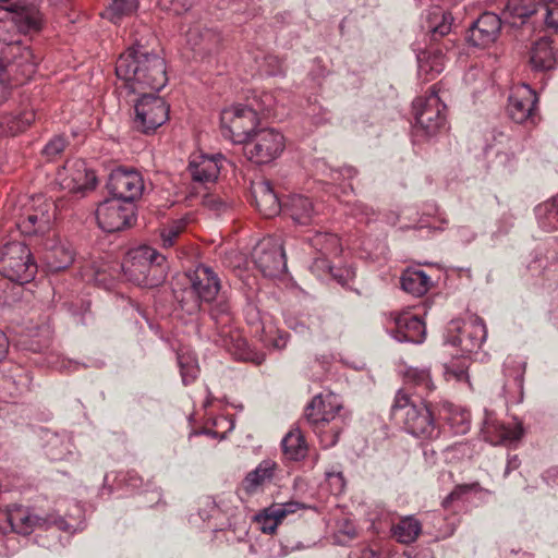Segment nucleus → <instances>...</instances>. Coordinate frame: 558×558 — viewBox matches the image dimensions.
Wrapping results in <instances>:
<instances>
[{"instance_id": "f257e3e1", "label": "nucleus", "mask_w": 558, "mask_h": 558, "mask_svg": "<svg viewBox=\"0 0 558 558\" xmlns=\"http://www.w3.org/2000/svg\"><path fill=\"white\" fill-rule=\"evenodd\" d=\"M116 74L134 94L159 92L168 82L163 58L140 43L120 54L116 62Z\"/></svg>"}, {"instance_id": "f03ea898", "label": "nucleus", "mask_w": 558, "mask_h": 558, "mask_svg": "<svg viewBox=\"0 0 558 558\" xmlns=\"http://www.w3.org/2000/svg\"><path fill=\"white\" fill-rule=\"evenodd\" d=\"M121 268L128 281L155 288L165 281L169 266L166 256L151 246L142 245L129 251Z\"/></svg>"}, {"instance_id": "7ed1b4c3", "label": "nucleus", "mask_w": 558, "mask_h": 558, "mask_svg": "<svg viewBox=\"0 0 558 558\" xmlns=\"http://www.w3.org/2000/svg\"><path fill=\"white\" fill-rule=\"evenodd\" d=\"M272 97L264 94L256 105H236L222 110L220 114L221 132L234 144L246 143L251 138L262 118L269 114Z\"/></svg>"}, {"instance_id": "20e7f679", "label": "nucleus", "mask_w": 558, "mask_h": 558, "mask_svg": "<svg viewBox=\"0 0 558 558\" xmlns=\"http://www.w3.org/2000/svg\"><path fill=\"white\" fill-rule=\"evenodd\" d=\"M341 410L342 404L333 393H319L305 408V421L319 435L325 447H332L338 441L343 425Z\"/></svg>"}, {"instance_id": "39448f33", "label": "nucleus", "mask_w": 558, "mask_h": 558, "mask_svg": "<svg viewBox=\"0 0 558 558\" xmlns=\"http://www.w3.org/2000/svg\"><path fill=\"white\" fill-rule=\"evenodd\" d=\"M391 413L415 437L433 439L439 435V427L428 405L424 401L416 402L405 388L397 391Z\"/></svg>"}, {"instance_id": "423d86ee", "label": "nucleus", "mask_w": 558, "mask_h": 558, "mask_svg": "<svg viewBox=\"0 0 558 558\" xmlns=\"http://www.w3.org/2000/svg\"><path fill=\"white\" fill-rule=\"evenodd\" d=\"M210 317L221 329L218 332L217 344L225 348L238 360L253 361L256 364L264 361L263 355L250 350L246 340L238 331L227 329L232 320L230 305L227 300L220 299L211 306Z\"/></svg>"}, {"instance_id": "0eeeda50", "label": "nucleus", "mask_w": 558, "mask_h": 558, "mask_svg": "<svg viewBox=\"0 0 558 558\" xmlns=\"http://www.w3.org/2000/svg\"><path fill=\"white\" fill-rule=\"evenodd\" d=\"M415 116V132L417 135L432 137L446 126V105L436 89L432 86L429 93L420 96L413 101Z\"/></svg>"}, {"instance_id": "6e6552de", "label": "nucleus", "mask_w": 558, "mask_h": 558, "mask_svg": "<svg viewBox=\"0 0 558 558\" xmlns=\"http://www.w3.org/2000/svg\"><path fill=\"white\" fill-rule=\"evenodd\" d=\"M37 272V265L29 247L22 242H10L0 252V274L10 281L29 282Z\"/></svg>"}, {"instance_id": "1a4fd4ad", "label": "nucleus", "mask_w": 558, "mask_h": 558, "mask_svg": "<svg viewBox=\"0 0 558 558\" xmlns=\"http://www.w3.org/2000/svg\"><path fill=\"white\" fill-rule=\"evenodd\" d=\"M190 290L186 291L193 300L186 301L184 298L180 300L181 307L190 315L195 314L201 308V302H211L220 290V280L217 274L204 264L198 265L189 276Z\"/></svg>"}, {"instance_id": "9d476101", "label": "nucleus", "mask_w": 558, "mask_h": 558, "mask_svg": "<svg viewBox=\"0 0 558 558\" xmlns=\"http://www.w3.org/2000/svg\"><path fill=\"white\" fill-rule=\"evenodd\" d=\"M155 93H141L134 106V129L144 134L154 133L169 119V106Z\"/></svg>"}, {"instance_id": "9b49d317", "label": "nucleus", "mask_w": 558, "mask_h": 558, "mask_svg": "<svg viewBox=\"0 0 558 558\" xmlns=\"http://www.w3.org/2000/svg\"><path fill=\"white\" fill-rule=\"evenodd\" d=\"M284 149V137L275 129H260L244 143L245 156L257 165H266L278 158Z\"/></svg>"}, {"instance_id": "f8f14e48", "label": "nucleus", "mask_w": 558, "mask_h": 558, "mask_svg": "<svg viewBox=\"0 0 558 558\" xmlns=\"http://www.w3.org/2000/svg\"><path fill=\"white\" fill-rule=\"evenodd\" d=\"M507 112L513 122L535 126L541 120L536 92L527 84L514 86L508 97Z\"/></svg>"}, {"instance_id": "ddd939ff", "label": "nucleus", "mask_w": 558, "mask_h": 558, "mask_svg": "<svg viewBox=\"0 0 558 558\" xmlns=\"http://www.w3.org/2000/svg\"><path fill=\"white\" fill-rule=\"evenodd\" d=\"M252 257L255 266L265 277H277L287 269L286 253L280 236L264 238L254 247Z\"/></svg>"}, {"instance_id": "4468645a", "label": "nucleus", "mask_w": 558, "mask_h": 558, "mask_svg": "<svg viewBox=\"0 0 558 558\" xmlns=\"http://www.w3.org/2000/svg\"><path fill=\"white\" fill-rule=\"evenodd\" d=\"M33 202V206L19 219L17 228L25 235H50L57 217L56 204L44 197L34 198Z\"/></svg>"}, {"instance_id": "2eb2a0df", "label": "nucleus", "mask_w": 558, "mask_h": 558, "mask_svg": "<svg viewBox=\"0 0 558 558\" xmlns=\"http://www.w3.org/2000/svg\"><path fill=\"white\" fill-rule=\"evenodd\" d=\"M98 226L105 232L121 231L136 220V206L119 198H107L96 210Z\"/></svg>"}, {"instance_id": "dca6fc26", "label": "nucleus", "mask_w": 558, "mask_h": 558, "mask_svg": "<svg viewBox=\"0 0 558 558\" xmlns=\"http://www.w3.org/2000/svg\"><path fill=\"white\" fill-rule=\"evenodd\" d=\"M8 521L12 530L22 535H28L35 529H49L50 526H56L64 532L72 530V526L60 515L49 514L47 517H39L22 506H15L9 510Z\"/></svg>"}, {"instance_id": "f3484780", "label": "nucleus", "mask_w": 558, "mask_h": 558, "mask_svg": "<svg viewBox=\"0 0 558 558\" xmlns=\"http://www.w3.org/2000/svg\"><path fill=\"white\" fill-rule=\"evenodd\" d=\"M107 189L113 198L134 204L144 192V179L137 170L119 167L109 174Z\"/></svg>"}, {"instance_id": "a211bd4d", "label": "nucleus", "mask_w": 558, "mask_h": 558, "mask_svg": "<svg viewBox=\"0 0 558 558\" xmlns=\"http://www.w3.org/2000/svg\"><path fill=\"white\" fill-rule=\"evenodd\" d=\"M57 181L62 190L70 193H81L93 190L96 186L97 178L84 160H68L63 168L57 173Z\"/></svg>"}, {"instance_id": "6ab92c4d", "label": "nucleus", "mask_w": 558, "mask_h": 558, "mask_svg": "<svg viewBox=\"0 0 558 558\" xmlns=\"http://www.w3.org/2000/svg\"><path fill=\"white\" fill-rule=\"evenodd\" d=\"M43 262L51 272L66 269L74 262V250L69 242L61 241L56 234L41 240Z\"/></svg>"}, {"instance_id": "aec40b11", "label": "nucleus", "mask_w": 558, "mask_h": 558, "mask_svg": "<svg viewBox=\"0 0 558 558\" xmlns=\"http://www.w3.org/2000/svg\"><path fill=\"white\" fill-rule=\"evenodd\" d=\"M186 41L196 53L210 56L219 51L222 37L217 28L197 22L189 27Z\"/></svg>"}, {"instance_id": "412c9836", "label": "nucleus", "mask_w": 558, "mask_h": 558, "mask_svg": "<svg viewBox=\"0 0 558 558\" xmlns=\"http://www.w3.org/2000/svg\"><path fill=\"white\" fill-rule=\"evenodd\" d=\"M458 335L451 336L448 341L452 345L460 347L464 353L476 352L486 340L487 330L484 322L480 317H473L456 327Z\"/></svg>"}, {"instance_id": "4be33fe9", "label": "nucleus", "mask_w": 558, "mask_h": 558, "mask_svg": "<svg viewBox=\"0 0 558 558\" xmlns=\"http://www.w3.org/2000/svg\"><path fill=\"white\" fill-rule=\"evenodd\" d=\"M501 29V19L490 12L483 13L469 28L468 41L475 47H488L496 41Z\"/></svg>"}, {"instance_id": "5701e85b", "label": "nucleus", "mask_w": 558, "mask_h": 558, "mask_svg": "<svg viewBox=\"0 0 558 558\" xmlns=\"http://www.w3.org/2000/svg\"><path fill=\"white\" fill-rule=\"evenodd\" d=\"M1 63L4 64V74L7 71L21 73L24 80L31 78L36 72L37 62L33 51L28 47L20 44L4 48L2 51Z\"/></svg>"}, {"instance_id": "b1692460", "label": "nucleus", "mask_w": 558, "mask_h": 558, "mask_svg": "<svg viewBox=\"0 0 558 558\" xmlns=\"http://www.w3.org/2000/svg\"><path fill=\"white\" fill-rule=\"evenodd\" d=\"M252 195L254 197L256 208L263 216L271 218L282 211L283 204L278 198L269 181L262 180L253 183Z\"/></svg>"}, {"instance_id": "393cba45", "label": "nucleus", "mask_w": 558, "mask_h": 558, "mask_svg": "<svg viewBox=\"0 0 558 558\" xmlns=\"http://www.w3.org/2000/svg\"><path fill=\"white\" fill-rule=\"evenodd\" d=\"M221 155L207 156L196 155L193 156L189 163V172L194 182L210 183L216 181L220 172Z\"/></svg>"}, {"instance_id": "a878e982", "label": "nucleus", "mask_w": 558, "mask_h": 558, "mask_svg": "<svg viewBox=\"0 0 558 558\" xmlns=\"http://www.w3.org/2000/svg\"><path fill=\"white\" fill-rule=\"evenodd\" d=\"M395 322V338L399 342L422 343L424 341L426 328L418 316L404 313L398 315Z\"/></svg>"}, {"instance_id": "bb28decb", "label": "nucleus", "mask_w": 558, "mask_h": 558, "mask_svg": "<svg viewBox=\"0 0 558 558\" xmlns=\"http://www.w3.org/2000/svg\"><path fill=\"white\" fill-rule=\"evenodd\" d=\"M282 213L301 226L312 223L316 215L313 202L307 196L298 194L289 196L283 203Z\"/></svg>"}, {"instance_id": "cd10ccee", "label": "nucleus", "mask_w": 558, "mask_h": 558, "mask_svg": "<svg viewBox=\"0 0 558 558\" xmlns=\"http://www.w3.org/2000/svg\"><path fill=\"white\" fill-rule=\"evenodd\" d=\"M452 22L453 17L450 12L440 7H432L426 13L423 27L426 29L430 41H438L450 34Z\"/></svg>"}, {"instance_id": "c85d7f7f", "label": "nucleus", "mask_w": 558, "mask_h": 558, "mask_svg": "<svg viewBox=\"0 0 558 558\" xmlns=\"http://www.w3.org/2000/svg\"><path fill=\"white\" fill-rule=\"evenodd\" d=\"M10 17L14 23V28L17 34H33L41 28L43 16L39 10L34 5L15 7L8 9Z\"/></svg>"}, {"instance_id": "c756f323", "label": "nucleus", "mask_w": 558, "mask_h": 558, "mask_svg": "<svg viewBox=\"0 0 558 558\" xmlns=\"http://www.w3.org/2000/svg\"><path fill=\"white\" fill-rule=\"evenodd\" d=\"M530 63L536 71H548L558 63V51L553 47V41L543 37L536 40L530 51Z\"/></svg>"}, {"instance_id": "7c9ffc66", "label": "nucleus", "mask_w": 558, "mask_h": 558, "mask_svg": "<svg viewBox=\"0 0 558 558\" xmlns=\"http://www.w3.org/2000/svg\"><path fill=\"white\" fill-rule=\"evenodd\" d=\"M483 432L487 440L493 444H506L519 440L523 435L520 425L508 426L497 422L489 414H486Z\"/></svg>"}, {"instance_id": "2f4dec72", "label": "nucleus", "mask_w": 558, "mask_h": 558, "mask_svg": "<svg viewBox=\"0 0 558 558\" xmlns=\"http://www.w3.org/2000/svg\"><path fill=\"white\" fill-rule=\"evenodd\" d=\"M404 385L409 391L410 388H415L420 399L426 398L435 389L432 379L430 369L427 367H408L404 371Z\"/></svg>"}, {"instance_id": "473e14b6", "label": "nucleus", "mask_w": 558, "mask_h": 558, "mask_svg": "<svg viewBox=\"0 0 558 558\" xmlns=\"http://www.w3.org/2000/svg\"><path fill=\"white\" fill-rule=\"evenodd\" d=\"M276 462L271 460L262 461L253 471L248 472L242 481V488L246 494H255L266 483L274 478Z\"/></svg>"}, {"instance_id": "72a5a7b5", "label": "nucleus", "mask_w": 558, "mask_h": 558, "mask_svg": "<svg viewBox=\"0 0 558 558\" xmlns=\"http://www.w3.org/2000/svg\"><path fill=\"white\" fill-rule=\"evenodd\" d=\"M525 373V363L517 360H508L504 365L505 383L502 389L506 395L520 398L523 395V381Z\"/></svg>"}, {"instance_id": "f704fd0d", "label": "nucleus", "mask_w": 558, "mask_h": 558, "mask_svg": "<svg viewBox=\"0 0 558 558\" xmlns=\"http://www.w3.org/2000/svg\"><path fill=\"white\" fill-rule=\"evenodd\" d=\"M401 288L413 296H423L432 287L430 278L421 269H407L400 278Z\"/></svg>"}, {"instance_id": "c9c22d12", "label": "nucleus", "mask_w": 558, "mask_h": 558, "mask_svg": "<svg viewBox=\"0 0 558 558\" xmlns=\"http://www.w3.org/2000/svg\"><path fill=\"white\" fill-rule=\"evenodd\" d=\"M418 73L425 74L426 80L433 78L442 72L445 68L444 52L432 46L417 54Z\"/></svg>"}, {"instance_id": "e433bc0d", "label": "nucleus", "mask_w": 558, "mask_h": 558, "mask_svg": "<svg viewBox=\"0 0 558 558\" xmlns=\"http://www.w3.org/2000/svg\"><path fill=\"white\" fill-rule=\"evenodd\" d=\"M422 532L421 522L413 515L401 518L391 527L392 536L401 544L415 542Z\"/></svg>"}, {"instance_id": "4c0bfd02", "label": "nucleus", "mask_w": 558, "mask_h": 558, "mask_svg": "<svg viewBox=\"0 0 558 558\" xmlns=\"http://www.w3.org/2000/svg\"><path fill=\"white\" fill-rule=\"evenodd\" d=\"M310 245L320 256L337 257L342 252V246L339 238L333 233L316 232L313 236L308 238Z\"/></svg>"}, {"instance_id": "58836bf2", "label": "nucleus", "mask_w": 558, "mask_h": 558, "mask_svg": "<svg viewBox=\"0 0 558 558\" xmlns=\"http://www.w3.org/2000/svg\"><path fill=\"white\" fill-rule=\"evenodd\" d=\"M535 215L539 227L547 231H555L558 229V195L537 205L535 207Z\"/></svg>"}, {"instance_id": "ea45409f", "label": "nucleus", "mask_w": 558, "mask_h": 558, "mask_svg": "<svg viewBox=\"0 0 558 558\" xmlns=\"http://www.w3.org/2000/svg\"><path fill=\"white\" fill-rule=\"evenodd\" d=\"M281 447L287 459L299 461L305 458L307 445L300 429L290 430L282 439Z\"/></svg>"}, {"instance_id": "a19ab883", "label": "nucleus", "mask_w": 558, "mask_h": 558, "mask_svg": "<svg viewBox=\"0 0 558 558\" xmlns=\"http://www.w3.org/2000/svg\"><path fill=\"white\" fill-rule=\"evenodd\" d=\"M543 3L544 0H507L504 14L524 22L525 19L535 14Z\"/></svg>"}, {"instance_id": "79ce46f5", "label": "nucleus", "mask_w": 558, "mask_h": 558, "mask_svg": "<svg viewBox=\"0 0 558 558\" xmlns=\"http://www.w3.org/2000/svg\"><path fill=\"white\" fill-rule=\"evenodd\" d=\"M71 440L65 436L52 435L46 444V454L50 460L60 461L71 453Z\"/></svg>"}, {"instance_id": "37998d69", "label": "nucleus", "mask_w": 558, "mask_h": 558, "mask_svg": "<svg viewBox=\"0 0 558 558\" xmlns=\"http://www.w3.org/2000/svg\"><path fill=\"white\" fill-rule=\"evenodd\" d=\"M137 7L138 0H111L106 10V16L117 24L122 17L133 14Z\"/></svg>"}, {"instance_id": "c03bdc74", "label": "nucleus", "mask_w": 558, "mask_h": 558, "mask_svg": "<svg viewBox=\"0 0 558 558\" xmlns=\"http://www.w3.org/2000/svg\"><path fill=\"white\" fill-rule=\"evenodd\" d=\"M178 364L184 385L193 383L199 373L197 360L190 353H178Z\"/></svg>"}, {"instance_id": "a18cd8bd", "label": "nucleus", "mask_w": 558, "mask_h": 558, "mask_svg": "<svg viewBox=\"0 0 558 558\" xmlns=\"http://www.w3.org/2000/svg\"><path fill=\"white\" fill-rule=\"evenodd\" d=\"M14 23L10 17L9 10H0V43L7 44L5 48L19 45V40L15 39L17 33Z\"/></svg>"}, {"instance_id": "49530a36", "label": "nucleus", "mask_w": 558, "mask_h": 558, "mask_svg": "<svg viewBox=\"0 0 558 558\" xmlns=\"http://www.w3.org/2000/svg\"><path fill=\"white\" fill-rule=\"evenodd\" d=\"M35 121L33 109H25L17 116L10 117L7 121L8 131L11 135L24 132Z\"/></svg>"}, {"instance_id": "de8ad7c7", "label": "nucleus", "mask_w": 558, "mask_h": 558, "mask_svg": "<svg viewBox=\"0 0 558 558\" xmlns=\"http://www.w3.org/2000/svg\"><path fill=\"white\" fill-rule=\"evenodd\" d=\"M447 421L454 434L464 435L470 429L471 415L466 410L454 409Z\"/></svg>"}, {"instance_id": "09e8293b", "label": "nucleus", "mask_w": 558, "mask_h": 558, "mask_svg": "<svg viewBox=\"0 0 558 558\" xmlns=\"http://www.w3.org/2000/svg\"><path fill=\"white\" fill-rule=\"evenodd\" d=\"M468 367L469 365L465 360L452 361L445 365V378L447 380L454 379L457 381H468Z\"/></svg>"}, {"instance_id": "8fccbe9b", "label": "nucleus", "mask_w": 558, "mask_h": 558, "mask_svg": "<svg viewBox=\"0 0 558 558\" xmlns=\"http://www.w3.org/2000/svg\"><path fill=\"white\" fill-rule=\"evenodd\" d=\"M482 490H483V488L478 482L457 485L452 489V492L442 500V506H444V508H449L451 502L462 499V497L464 495H468L471 493H480Z\"/></svg>"}, {"instance_id": "3c124183", "label": "nucleus", "mask_w": 558, "mask_h": 558, "mask_svg": "<svg viewBox=\"0 0 558 558\" xmlns=\"http://www.w3.org/2000/svg\"><path fill=\"white\" fill-rule=\"evenodd\" d=\"M272 507L266 508L263 512L255 517L256 522L259 524L262 532L272 534L276 532L277 526L281 522L280 518L275 517L271 512Z\"/></svg>"}, {"instance_id": "603ef678", "label": "nucleus", "mask_w": 558, "mask_h": 558, "mask_svg": "<svg viewBox=\"0 0 558 558\" xmlns=\"http://www.w3.org/2000/svg\"><path fill=\"white\" fill-rule=\"evenodd\" d=\"M196 1L197 0H159L158 4L162 10L180 15L187 12Z\"/></svg>"}, {"instance_id": "864d4df0", "label": "nucleus", "mask_w": 558, "mask_h": 558, "mask_svg": "<svg viewBox=\"0 0 558 558\" xmlns=\"http://www.w3.org/2000/svg\"><path fill=\"white\" fill-rule=\"evenodd\" d=\"M330 257L331 256H315L310 267L311 271L318 278L329 279V274L332 271V266L329 260Z\"/></svg>"}, {"instance_id": "5fc2aeb1", "label": "nucleus", "mask_w": 558, "mask_h": 558, "mask_svg": "<svg viewBox=\"0 0 558 558\" xmlns=\"http://www.w3.org/2000/svg\"><path fill=\"white\" fill-rule=\"evenodd\" d=\"M355 277V272L351 267H333L329 274V279H332L342 287L348 286Z\"/></svg>"}, {"instance_id": "6e6d98bb", "label": "nucleus", "mask_w": 558, "mask_h": 558, "mask_svg": "<svg viewBox=\"0 0 558 558\" xmlns=\"http://www.w3.org/2000/svg\"><path fill=\"white\" fill-rule=\"evenodd\" d=\"M271 512L275 513V517L280 518L282 521L288 514L295 513L300 509H305L306 506L304 504L298 501H288L284 504H276L272 505Z\"/></svg>"}, {"instance_id": "4d7b16f0", "label": "nucleus", "mask_w": 558, "mask_h": 558, "mask_svg": "<svg viewBox=\"0 0 558 558\" xmlns=\"http://www.w3.org/2000/svg\"><path fill=\"white\" fill-rule=\"evenodd\" d=\"M543 7L546 10V25L558 31V0H544Z\"/></svg>"}, {"instance_id": "13d9d810", "label": "nucleus", "mask_w": 558, "mask_h": 558, "mask_svg": "<svg viewBox=\"0 0 558 558\" xmlns=\"http://www.w3.org/2000/svg\"><path fill=\"white\" fill-rule=\"evenodd\" d=\"M181 231L182 227L180 225H173L163 229L160 233L162 247L168 248L173 246Z\"/></svg>"}, {"instance_id": "bf43d9fd", "label": "nucleus", "mask_w": 558, "mask_h": 558, "mask_svg": "<svg viewBox=\"0 0 558 558\" xmlns=\"http://www.w3.org/2000/svg\"><path fill=\"white\" fill-rule=\"evenodd\" d=\"M66 142L62 136L53 137L44 148L43 153L48 158H54L65 148Z\"/></svg>"}, {"instance_id": "052dcab7", "label": "nucleus", "mask_w": 558, "mask_h": 558, "mask_svg": "<svg viewBox=\"0 0 558 558\" xmlns=\"http://www.w3.org/2000/svg\"><path fill=\"white\" fill-rule=\"evenodd\" d=\"M351 215L357 218L360 221L367 222L372 216H374V210L369 206L363 203H354L351 207Z\"/></svg>"}, {"instance_id": "680f3d73", "label": "nucleus", "mask_w": 558, "mask_h": 558, "mask_svg": "<svg viewBox=\"0 0 558 558\" xmlns=\"http://www.w3.org/2000/svg\"><path fill=\"white\" fill-rule=\"evenodd\" d=\"M327 481L332 489V493L341 494L345 486V481L341 472H327Z\"/></svg>"}, {"instance_id": "e2e57ef3", "label": "nucleus", "mask_w": 558, "mask_h": 558, "mask_svg": "<svg viewBox=\"0 0 558 558\" xmlns=\"http://www.w3.org/2000/svg\"><path fill=\"white\" fill-rule=\"evenodd\" d=\"M357 174V170L354 167L345 166L339 169H330L329 177L333 181H339L341 179L351 180L355 178Z\"/></svg>"}, {"instance_id": "0e129e2a", "label": "nucleus", "mask_w": 558, "mask_h": 558, "mask_svg": "<svg viewBox=\"0 0 558 558\" xmlns=\"http://www.w3.org/2000/svg\"><path fill=\"white\" fill-rule=\"evenodd\" d=\"M11 88L7 81V75L0 78V106H2L10 97Z\"/></svg>"}, {"instance_id": "69168bd1", "label": "nucleus", "mask_w": 558, "mask_h": 558, "mask_svg": "<svg viewBox=\"0 0 558 558\" xmlns=\"http://www.w3.org/2000/svg\"><path fill=\"white\" fill-rule=\"evenodd\" d=\"M9 351V339L7 335L0 330V361H2Z\"/></svg>"}, {"instance_id": "338daca9", "label": "nucleus", "mask_w": 558, "mask_h": 558, "mask_svg": "<svg viewBox=\"0 0 558 558\" xmlns=\"http://www.w3.org/2000/svg\"><path fill=\"white\" fill-rule=\"evenodd\" d=\"M458 232L460 239L466 243L475 239V234L466 227L460 228Z\"/></svg>"}, {"instance_id": "774afa93", "label": "nucleus", "mask_w": 558, "mask_h": 558, "mask_svg": "<svg viewBox=\"0 0 558 558\" xmlns=\"http://www.w3.org/2000/svg\"><path fill=\"white\" fill-rule=\"evenodd\" d=\"M519 464L520 461L517 456L509 458L505 474L508 475L510 471L518 469Z\"/></svg>"}]
</instances>
